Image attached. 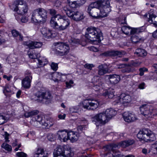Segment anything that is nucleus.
Listing matches in <instances>:
<instances>
[{
	"label": "nucleus",
	"mask_w": 157,
	"mask_h": 157,
	"mask_svg": "<svg viewBox=\"0 0 157 157\" xmlns=\"http://www.w3.org/2000/svg\"><path fill=\"white\" fill-rule=\"evenodd\" d=\"M102 33L98 28L90 27L87 28L85 32V37L93 42H96L102 36Z\"/></svg>",
	"instance_id": "1"
},
{
	"label": "nucleus",
	"mask_w": 157,
	"mask_h": 157,
	"mask_svg": "<svg viewBox=\"0 0 157 157\" xmlns=\"http://www.w3.org/2000/svg\"><path fill=\"white\" fill-rule=\"evenodd\" d=\"M47 13L44 9L39 8L34 10L32 13V20L35 22L45 21L47 19Z\"/></svg>",
	"instance_id": "2"
},
{
	"label": "nucleus",
	"mask_w": 157,
	"mask_h": 157,
	"mask_svg": "<svg viewBox=\"0 0 157 157\" xmlns=\"http://www.w3.org/2000/svg\"><path fill=\"white\" fill-rule=\"evenodd\" d=\"M137 136L141 141L151 142L156 140L155 135L151 131L147 129L140 131L137 134Z\"/></svg>",
	"instance_id": "3"
},
{
	"label": "nucleus",
	"mask_w": 157,
	"mask_h": 157,
	"mask_svg": "<svg viewBox=\"0 0 157 157\" xmlns=\"http://www.w3.org/2000/svg\"><path fill=\"white\" fill-rule=\"evenodd\" d=\"M14 11L19 14H23L27 12L29 8L26 2L22 0H18L14 2L13 5Z\"/></svg>",
	"instance_id": "4"
},
{
	"label": "nucleus",
	"mask_w": 157,
	"mask_h": 157,
	"mask_svg": "<svg viewBox=\"0 0 157 157\" xmlns=\"http://www.w3.org/2000/svg\"><path fill=\"white\" fill-rule=\"evenodd\" d=\"M134 143V141L133 140H129L122 141L117 144H113L107 145L104 148L105 150L109 151L111 149L114 151L115 150L114 148H116L117 149L120 146H121L122 147L125 148L133 144Z\"/></svg>",
	"instance_id": "5"
},
{
	"label": "nucleus",
	"mask_w": 157,
	"mask_h": 157,
	"mask_svg": "<svg viewBox=\"0 0 157 157\" xmlns=\"http://www.w3.org/2000/svg\"><path fill=\"white\" fill-rule=\"evenodd\" d=\"M35 96L38 98L36 100L38 101H50L52 98L51 93L48 90H41L37 92Z\"/></svg>",
	"instance_id": "6"
},
{
	"label": "nucleus",
	"mask_w": 157,
	"mask_h": 157,
	"mask_svg": "<svg viewBox=\"0 0 157 157\" xmlns=\"http://www.w3.org/2000/svg\"><path fill=\"white\" fill-rule=\"evenodd\" d=\"M56 53L60 56L67 54L70 49L68 45L63 42H57L55 43Z\"/></svg>",
	"instance_id": "7"
},
{
	"label": "nucleus",
	"mask_w": 157,
	"mask_h": 157,
	"mask_svg": "<svg viewBox=\"0 0 157 157\" xmlns=\"http://www.w3.org/2000/svg\"><path fill=\"white\" fill-rule=\"evenodd\" d=\"M97 3L94 2L88 6L87 11L89 15L94 18L100 17V10Z\"/></svg>",
	"instance_id": "8"
},
{
	"label": "nucleus",
	"mask_w": 157,
	"mask_h": 157,
	"mask_svg": "<svg viewBox=\"0 0 157 157\" xmlns=\"http://www.w3.org/2000/svg\"><path fill=\"white\" fill-rule=\"evenodd\" d=\"M82 107L88 110H93L96 109L99 105L98 101L97 100L87 99L82 101L81 104Z\"/></svg>",
	"instance_id": "9"
},
{
	"label": "nucleus",
	"mask_w": 157,
	"mask_h": 157,
	"mask_svg": "<svg viewBox=\"0 0 157 157\" xmlns=\"http://www.w3.org/2000/svg\"><path fill=\"white\" fill-rule=\"evenodd\" d=\"M115 100L113 104L115 105L117 103L125 104L130 102L132 100L131 96L125 93L121 94L120 96L114 98Z\"/></svg>",
	"instance_id": "10"
},
{
	"label": "nucleus",
	"mask_w": 157,
	"mask_h": 157,
	"mask_svg": "<svg viewBox=\"0 0 157 157\" xmlns=\"http://www.w3.org/2000/svg\"><path fill=\"white\" fill-rule=\"evenodd\" d=\"M92 121L95 122L97 126L98 123L105 124L109 121L105 113H102L96 115L93 118Z\"/></svg>",
	"instance_id": "11"
},
{
	"label": "nucleus",
	"mask_w": 157,
	"mask_h": 157,
	"mask_svg": "<svg viewBox=\"0 0 157 157\" xmlns=\"http://www.w3.org/2000/svg\"><path fill=\"white\" fill-rule=\"evenodd\" d=\"M153 109V107L147 104L142 105L140 107L141 113L147 118L150 117L152 114V112L151 110Z\"/></svg>",
	"instance_id": "12"
},
{
	"label": "nucleus",
	"mask_w": 157,
	"mask_h": 157,
	"mask_svg": "<svg viewBox=\"0 0 157 157\" xmlns=\"http://www.w3.org/2000/svg\"><path fill=\"white\" fill-rule=\"evenodd\" d=\"M64 17L59 14L52 17L50 21L51 26L55 29L57 27V26L59 25L58 23L59 24L62 21H63Z\"/></svg>",
	"instance_id": "13"
},
{
	"label": "nucleus",
	"mask_w": 157,
	"mask_h": 157,
	"mask_svg": "<svg viewBox=\"0 0 157 157\" xmlns=\"http://www.w3.org/2000/svg\"><path fill=\"white\" fill-rule=\"evenodd\" d=\"M92 81L94 85L93 86V89L96 91H98L103 88V82L101 78L98 76H95L93 78Z\"/></svg>",
	"instance_id": "14"
},
{
	"label": "nucleus",
	"mask_w": 157,
	"mask_h": 157,
	"mask_svg": "<svg viewBox=\"0 0 157 157\" xmlns=\"http://www.w3.org/2000/svg\"><path fill=\"white\" fill-rule=\"evenodd\" d=\"M23 44L24 45L28 46L30 49L39 48L42 45V42L31 41L24 42Z\"/></svg>",
	"instance_id": "15"
},
{
	"label": "nucleus",
	"mask_w": 157,
	"mask_h": 157,
	"mask_svg": "<svg viewBox=\"0 0 157 157\" xmlns=\"http://www.w3.org/2000/svg\"><path fill=\"white\" fill-rule=\"evenodd\" d=\"M125 54V52L123 51H112L103 53L102 54V55L105 56H117L120 57H122V56L124 55Z\"/></svg>",
	"instance_id": "16"
},
{
	"label": "nucleus",
	"mask_w": 157,
	"mask_h": 157,
	"mask_svg": "<svg viewBox=\"0 0 157 157\" xmlns=\"http://www.w3.org/2000/svg\"><path fill=\"white\" fill-rule=\"evenodd\" d=\"M60 24L55 29L59 31L63 30L66 29L69 26L70 24V21L69 19L66 18L65 17L63 19V21H62L60 23Z\"/></svg>",
	"instance_id": "17"
},
{
	"label": "nucleus",
	"mask_w": 157,
	"mask_h": 157,
	"mask_svg": "<svg viewBox=\"0 0 157 157\" xmlns=\"http://www.w3.org/2000/svg\"><path fill=\"white\" fill-rule=\"evenodd\" d=\"M33 154V157H48V153L43 148L40 147L35 149Z\"/></svg>",
	"instance_id": "18"
},
{
	"label": "nucleus",
	"mask_w": 157,
	"mask_h": 157,
	"mask_svg": "<svg viewBox=\"0 0 157 157\" xmlns=\"http://www.w3.org/2000/svg\"><path fill=\"white\" fill-rule=\"evenodd\" d=\"M57 135L58 139L61 141L65 142L68 140V132L66 130L58 131Z\"/></svg>",
	"instance_id": "19"
},
{
	"label": "nucleus",
	"mask_w": 157,
	"mask_h": 157,
	"mask_svg": "<svg viewBox=\"0 0 157 157\" xmlns=\"http://www.w3.org/2000/svg\"><path fill=\"white\" fill-rule=\"evenodd\" d=\"M123 116L124 120L128 122H133L137 119L134 114L128 112H125Z\"/></svg>",
	"instance_id": "20"
},
{
	"label": "nucleus",
	"mask_w": 157,
	"mask_h": 157,
	"mask_svg": "<svg viewBox=\"0 0 157 157\" xmlns=\"http://www.w3.org/2000/svg\"><path fill=\"white\" fill-rule=\"evenodd\" d=\"M148 15L149 17L147 18V21L150 23L153 24L155 26H157V16L155 15L152 12H150L146 13L144 15L145 17H147Z\"/></svg>",
	"instance_id": "21"
},
{
	"label": "nucleus",
	"mask_w": 157,
	"mask_h": 157,
	"mask_svg": "<svg viewBox=\"0 0 157 157\" xmlns=\"http://www.w3.org/2000/svg\"><path fill=\"white\" fill-rule=\"evenodd\" d=\"M41 32L43 36L47 39L53 37L55 36V34H53L52 31L45 28H43L41 30Z\"/></svg>",
	"instance_id": "22"
},
{
	"label": "nucleus",
	"mask_w": 157,
	"mask_h": 157,
	"mask_svg": "<svg viewBox=\"0 0 157 157\" xmlns=\"http://www.w3.org/2000/svg\"><path fill=\"white\" fill-rule=\"evenodd\" d=\"M73 14L71 16H70L71 19L75 21H77L83 19L84 18L83 13L81 11H77L75 12H72Z\"/></svg>",
	"instance_id": "23"
},
{
	"label": "nucleus",
	"mask_w": 157,
	"mask_h": 157,
	"mask_svg": "<svg viewBox=\"0 0 157 157\" xmlns=\"http://www.w3.org/2000/svg\"><path fill=\"white\" fill-rule=\"evenodd\" d=\"M106 77L112 84L117 83L120 80V76L116 74L107 75Z\"/></svg>",
	"instance_id": "24"
},
{
	"label": "nucleus",
	"mask_w": 157,
	"mask_h": 157,
	"mask_svg": "<svg viewBox=\"0 0 157 157\" xmlns=\"http://www.w3.org/2000/svg\"><path fill=\"white\" fill-rule=\"evenodd\" d=\"M63 147V153L65 157H72L74 155L73 151L69 146H65Z\"/></svg>",
	"instance_id": "25"
},
{
	"label": "nucleus",
	"mask_w": 157,
	"mask_h": 157,
	"mask_svg": "<svg viewBox=\"0 0 157 157\" xmlns=\"http://www.w3.org/2000/svg\"><path fill=\"white\" fill-rule=\"evenodd\" d=\"M63 147L59 146L53 152V157H65L63 153Z\"/></svg>",
	"instance_id": "26"
},
{
	"label": "nucleus",
	"mask_w": 157,
	"mask_h": 157,
	"mask_svg": "<svg viewBox=\"0 0 157 157\" xmlns=\"http://www.w3.org/2000/svg\"><path fill=\"white\" fill-rule=\"evenodd\" d=\"M94 2L98 3L99 8L101 7L104 9L108 8L111 9L110 2L108 0H98Z\"/></svg>",
	"instance_id": "27"
},
{
	"label": "nucleus",
	"mask_w": 157,
	"mask_h": 157,
	"mask_svg": "<svg viewBox=\"0 0 157 157\" xmlns=\"http://www.w3.org/2000/svg\"><path fill=\"white\" fill-rule=\"evenodd\" d=\"M98 74L100 75H102L108 71L107 66L105 64H101L98 67Z\"/></svg>",
	"instance_id": "28"
},
{
	"label": "nucleus",
	"mask_w": 157,
	"mask_h": 157,
	"mask_svg": "<svg viewBox=\"0 0 157 157\" xmlns=\"http://www.w3.org/2000/svg\"><path fill=\"white\" fill-rule=\"evenodd\" d=\"M32 79L31 76L29 77H25L22 80V86L25 88H29L30 86Z\"/></svg>",
	"instance_id": "29"
},
{
	"label": "nucleus",
	"mask_w": 157,
	"mask_h": 157,
	"mask_svg": "<svg viewBox=\"0 0 157 157\" xmlns=\"http://www.w3.org/2000/svg\"><path fill=\"white\" fill-rule=\"evenodd\" d=\"M106 117L109 120L112 118L113 116H115L117 113V112L112 109H107L105 112Z\"/></svg>",
	"instance_id": "30"
},
{
	"label": "nucleus",
	"mask_w": 157,
	"mask_h": 157,
	"mask_svg": "<svg viewBox=\"0 0 157 157\" xmlns=\"http://www.w3.org/2000/svg\"><path fill=\"white\" fill-rule=\"evenodd\" d=\"M54 122L52 119L49 118L46 119L43 123H42V125L46 128H48L53 125Z\"/></svg>",
	"instance_id": "31"
},
{
	"label": "nucleus",
	"mask_w": 157,
	"mask_h": 157,
	"mask_svg": "<svg viewBox=\"0 0 157 157\" xmlns=\"http://www.w3.org/2000/svg\"><path fill=\"white\" fill-rule=\"evenodd\" d=\"M99 9L100 10V17H103L107 16L108 14L111 11V9L108 8L104 9L100 7L99 8Z\"/></svg>",
	"instance_id": "32"
},
{
	"label": "nucleus",
	"mask_w": 157,
	"mask_h": 157,
	"mask_svg": "<svg viewBox=\"0 0 157 157\" xmlns=\"http://www.w3.org/2000/svg\"><path fill=\"white\" fill-rule=\"evenodd\" d=\"M68 140H69L72 142H75L77 140L78 137L77 133L73 131L68 132Z\"/></svg>",
	"instance_id": "33"
},
{
	"label": "nucleus",
	"mask_w": 157,
	"mask_h": 157,
	"mask_svg": "<svg viewBox=\"0 0 157 157\" xmlns=\"http://www.w3.org/2000/svg\"><path fill=\"white\" fill-rule=\"evenodd\" d=\"M107 145L104 147L103 149L105 151L106 153H105L104 155V157H114L115 154L117 152V149L115 148V150L113 151V150L110 149L109 150L107 151L105 150L104 149V147H105Z\"/></svg>",
	"instance_id": "34"
},
{
	"label": "nucleus",
	"mask_w": 157,
	"mask_h": 157,
	"mask_svg": "<svg viewBox=\"0 0 157 157\" xmlns=\"http://www.w3.org/2000/svg\"><path fill=\"white\" fill-rule=\"evenodd\" d=\"M135 53L138 56L144 57L146 56L147 53L144 49L138 48L136 50Z\"/></svg>",
	"instance_id": "35"
},
{
	"label": "nucleus",
	"mask_w": 157,
	"mask_h": 157,
	"mask_svg": "<svg viewBox=\"0 0 157 157\" xmlns=\"http://www.w3.org/2000/svg\"><path fill=\"white\" fill-rule=\"evenodd\" d=\"M12 34L13 36L15 37H16L17 39L20 40H23V36L21 35L15 29L13 30L12 31Z\"/></svg>",
	"instance_id": "36"
},
{
	"label": "nucleus",
	"mask_w": 157,
	"mask_h": 157,
	"mask_svg": "<svg viewBox=\"0 0 157 157\" xmlns=\"http://www.w3.org/2000/svg\"><path fill=\"white\" fill-rule=\"evenodd\" d=\"M67 2L69 4V6L72 8H77L80 6L77 0H67Z\"/></svg>",
	"instance_id": "37"
},
{
	"label": "nucleus",
	"mask_w": 157,
	"mask_h": 157,
	"mask_svg": "<svg viewBox=\"0 0 157 157\" xmlns=\"http://www.w3.org/2000/svg\"><path fill=\"white\" fill-rule=\"evenodd\" d=\"M39 111L37 110H35L31 112L26 113L25 114V117H35L38 113Z\"/></svg>",
	"instance_id": "38"
},
{
	"label": "nucleus",
	"mask_w": 157,
	"mask_h": 157,
	"mask_svg": "<svg viewBox=\"0 0 157 157\" xmlns=\"http://www.w3.org/2000/svg\"><path fill=\"white\" fill-rule=\"evenodd\" d=\"M60 73L57 72L53 73L52 75V79L55 82L60 80Z\"/></svg>",
	"instance_id": "39"
},
{
	"label": "nucleus",
	"mask_w": 157,
	"mask_h": 157,
	"mask_svg": "<svg viewBox=\"0 0 157 157\" xmlns=\"http://www.w3.org/2000/svg\"><path fill=\"white\" fill-rule=\"evenodd\" d=\"M43 119V117L41 115H36L35 117L33 118L32 121L38 122L40 124H41L42 125V123H44V122H42Z\"/></svg>",
	"instance_id": "40"
},
{
	"label": "nucleus",
	"mask_w": 157,
	"mask_h": 157,
	"mask_svg": "<svg viewBox=\"0 0 157 157\" xmlns=\"http://www.w3.org/2000/svg\"><path fill=\"white\" fill-rule=\"evenodd\" d=\"M121 71L122 73H129L133 72V70L130 66L127 64L125 65V67L121 70Z\"/></svg>",
	"instance_id": "41"
},
{
	"label": "nucleus",
	"mask_w": 157,
	"mask_h": 157,
	"mask_svg": "<svg viewBox=\"0 0 157 157\" xmlns=\"http://www.w3.org/2000/svg\"><path fill=\"white\" fill-rule=\"evenodd\" d=\"M63 10L68 17L71 16L73 14L72 13V11L70 9V6L69 5H66L63 7Z\"/></svg>",
	"instance_id": "42"
},
{
	"label": "nucleus",
	"mask_w": 157,
	"mask_h": 157,
	"mask_svg": "<svg viewBox=\"0 0 157 157\" xmlns=\"http://www.w3.org/2000/svg\"><path fill=\"white\" fill-rule=\"evenodd\" d=\"M131 27L126 25L124 26L121 28L122 32L126 35H128L129 33L131 31Z\"/></svg>",
	"instance_id": "43"
},
{
	"label": "nucleus",
	"mask_w": 157,
	"mask_h": 157,
	"mask_svg": "<svg viewBox=\"0 0 157 157\" xmlns=\"http://www.w3.org/2000/svg\"><path fill=\"white\" fill-rule=\"evenodd\" d=\"M140 38L136 35H132L131 36V40L133 43H138L140 42Z\"/></svg>",
	"instance_id": "44"
},
{
	"label": "nucleus",
	"mask_w": 157,
	"mask_h": 157,
	"mask_svg": "<svg viewBox=\"0 0 157 157\" xmlns=\"http://www.w3.org/2000/svg\"><path fill=\"white\" fill-rule=\"evenodd\" d=\"M142 32V31L140 28H131L130 33L132 35H135L134 34H137Z\"/></svg>",
	"instance_id": "45"
},
{
	"label": "nucleus",
	"mask_w": 157,
	"mask_h": 157,
	"mask_svg": "<svg viewBox=\"0 0 157 157\" xmlns=\"http://www.w3.org/2000/svg\"><path fill=\"white\" fill-rule=\"evenodd\" d=\"M69 42L71 45L75 46L76 44H79L80 42V41L78 39L71 38L69 41Z\"/></svg>",
	"instance_id": "46"
},
{
	"label": "nucleus",
	"mask_w": 157,
	"mask_h": 157,
	"mask_svg": "<svg viewBox=\"0 0 157 157\" xmlns=\"http://www.w3.org/2000/svg\"><path fill=\"white\" fill-rule=\"evenodd\" d=\"M8 119L9 118L8 117L0 114V125L6 122Z\"/></svg>",
	"instance_id": "47"
},
{
	"label": "nucleus",
	"mask_w": 157,
	"mask_h": 157,
	"mask_svg": "<svg viewBox=\"0 0 157 157\" xmlns=\"http://www.w3.org/2000/svg\"><path fill=\"white\" fill-rule=\"evenodd\" d=\"M1 146L2 147L8 151H11L12 150L11 146L6 143H3Z\"/></svg>",
	"instance_id": "48"
},
{
	"label": "nucleus",
	"mask_w": 157,
	"mask_h": 157,
	"mask_svg": "<svg viewBox=\"0 0 157 157\" xmlns=\"http://www.w3.org/2000/svg\"><path fill=\"white\" fill-rule=\"evenodd\" d=\"M28 55L29 57L31 59H37L40 56V54H37L36 55L34 54L33 52L28 53Z\"/></svg>",
	"instance_id": "49"
},
{
	"label": "nucleus",
	"mask_w": 157,
	"mask_h": 157,
	"mask_svg": "<svg viewBox=\"0 0 157 157\" xmlns=\"http://www.w3.org/2000/svg\"><path fill=\"white\" fill-rule=\"evenodd\" d=\"M48 139L50 141H54L56 139V136L54 134L49 133L47 136Z\"/></svg>",
	"instance_id": "50"
},
{
	"label": "nucleus",
	"mask_w": 157,
	"mask_h": 157,
	"mask_svg": "<svg viewBox=\"0 0 157 157\" xmlns=\"http://www.w3.org/2000/svg\"><path fill=\"white\" fill-rule=\"evenodd\" d=\"M151 150L153 154H157V141L155 142V145L151 148Z\"/></svg>",
	"instance_id": "51"
},
{
	"label": "nucleus",
	"mask_w": 157,
	"mask_h": 157,
	"mask_svg": "<svg viewBox=\"0 0 157 157\" xmlns=\"http://www.w3.org/2000/svg\"><path fill=\"white\" fill-rule=\"evenodd\" d=\"M51 68L53 71H56L58 68V64L54 62H52L51 65Z\"/></svg>",
	"instance_id": "52"
},
{
	"label": "nucleus",
	"mask_w": 157,
	"mask_h": 157,
	"mask_svg": "<svg viewBox=\"0 0 157 157\" xmlns=\"http://www.w3.org/2000/svg\"><path fill=\"white\" fill-rule=\"evenodd\" d=\"M139 75L143 76L144 75V72L147 71V69L145 67L141 68L139 69Z\"/></svg>",
	"instance_id": "53"
},
{
	"label": "nucleus",
	"mask_w": 157,
	"mask_h": 157,
	"mask_svg": "<svg viewBox=\"0 0 157 157\" xmlns=\"http://www.w3.org/2000/svg\"><path fill=\"white\" fill-rule=\"evenodd\" d=\"M16 155L18 157H27V156L26 153L23 152L17 153Z\"/></svg>",
	"instance_id": "54"
},
{
	"label": "nucleus",
	"mask_w": 157,
	"mask_h": 157,
	"mask_svg": "<svg viewBox=\"0 0 157 157\" xmlns=\"http://www.w3.org/2000/svg\"><path fill=\"white\" fill-rule=\"evenodd\" d=\"M74 83L73 82L72 80H70L69 82H66V86L68 88H70L72 84Z\"/></svg>",
	"instance_id": "55"
},
{
	"label": "nucleus",
	"mask_w": 157,
	"mask_h": 157,
	"mask_svg": "<svg viewBox=\"0 0 157 157\" xmlns=\"http://www.w3.org/2000/svg\"><path fill=\"white\" fill-rule=\"evenodd\" d=\"M150 79L155 80L157 79V73H152V74L151 75Z\"/></svg>",
	"instance_id": "56"
},
{
	"label": "nucleus",
	"mask_w": 157,
	"mask_h": 157,
	"mask_svg": "<svg viewBox=\"0 0 157 157\" xmlns=\"http://www.w3.org/2000/svg\"><path fill=\"white\" fill-rule=\"evenodd\" d=\"M21 21L22 23H26L27 22L28 20V18L27 17L22 16L21 17Z\"/></svg>",
	"instance_id": "57"
},
{
	"label": "nucleus",
	"mask_w": 157,
	"mask_h": 157,
	"mask_svg": "<svg viewBox=\"0 0 157 157\" xmlns=\"http://www.w3.org/2000/svg\"><path fill=\"white\" fill-rule=\"evenodd\" d=\"M114 96V95L113 90L109 91V93L108 94L107 98H112Z\"/></svg>",
	"instance_id": "58"
},
{
	"label": "nucleus",
	"mask_w": 157,
	"mask_h": 157,
	"mask_svg": "<svg viewBox=\"0 0 157 157\" xmlns=\"http://www.w3.org/2000/svg\"><path fill=\"white\" fill-rule=\"evenodd\" d=\"M94 67V66L93 64L87 63L84 65V67L85 68L90 70Z\"/></svg>",
	"instance_id": "59"
},
{
	"label": "nucleus",
	"mask_w": 157,
	"mask_h": 157,
	"mask_svg": "<svg viewBox=\"0 0 157 157\" xmlns=\"http://www.w3.org/2000/svg\"><path fill=\"white\" fill-rule=\"evenodd\" d=\"M25 77H29L31 76L32 78V75L31 73V72L29 70H26L25 72Z\"/></svg>",
	"instance_id": "60"
},
{
	"label": "nucleus",
	"mask_w": 157,
	"mask_h": 157,
	"mask_svg": "<svg viewBox=\"0 0 157 157\" xmlns=\"http://www.w3.org/2000/svg\"><path fill=\"white\" fill-rule=\"evenodd\" d=\"M85 126L84 125H80L77 127V129L78 132L82 131L85 129Z\"/></svg>",
	"instance_id": "61"
},
{
	"label": "nucleus",
	"mask_w": 157,
	"mask_h": 157,
	"mask_svg": "<svg viewBox=\"0 0 157 157\" xmlns=\"http://www.w3.org/2000/svg\"><path fill=\"white\" fill-rule=\"evenodd\" d=\"M70 111L72 113H77L78 112V107H74L70 109Z\"/></svg>",
	"instance_id": "62"
},
{
	"label": "nucleus",
	"mask_w": 157,
	"mask_h": 157,
	"mask_svg": "<svg viewBox=\"0 0 157 157\" xmlns=\"http://www.w3.org/2000/svg\"><path fill=\"white\" fill-rule=\"evenodd\" d=\"M79 5L81 6L83 5L86 2V0H77Z\"/></svg>",
	"instance_id": "63"
},
{
	"label": "nucleus",
	"mask_w": 157,
	"mask_h": 157,
	"mask_svg": "<svg viewBox=\"0 0 157 157\" xmlns=\"http://www.w3.org/2000/svg\"><path fill=\"white\" fill-rule=\"evenodd\" d=\"M61 4V2L59 0H56L55 3V6L56 7H60Z\"/></svg>",
	"instance_id": "64"
}]
</instances>
